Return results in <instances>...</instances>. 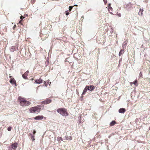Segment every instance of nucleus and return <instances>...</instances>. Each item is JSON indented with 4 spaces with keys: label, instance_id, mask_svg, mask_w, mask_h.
I'll return each mask as SVG.
<instances>
[{
    "label": "nucleus",
    "instance_id": "1",
    "mask_svg": "<svg viewBox=\"0 0 150 150\" xmlns=\"http://www.w3.org/2000/svg\"><path fill=\"white\" fill-rule=\"evenodd\" d=\"M18 100L20 105L23 107L28 106L31 103L30 101L26 100L25 98H23L21 96L18 97Z\"/></svg>",
    "mask_w": 150,
    "mask_h": 150
},
{
    "label": "nucleus",
    "instance_id": "2",
    "mask_svg": "<svg viewBox=\"0 0 150 150\" xmlns=\"http://www.w3.org/2000/svg\"><path fill=\"white\" fill-rule=\"evenodd\" d=\"M41 105H40L36 107H33L30 108L29 111L31 113H38L41 110Z\"/></svg>",
    "mask_w": 150,
    "mask_h": 150
},
{
    "label": "nucleus",
    "instance_id": "3",
    "mask_svg": "<svg viewBox=\"0 0 150 150\" xmlns=\"http://www.w3.org/2000/svg\"><path fill=\"white\" fill-rule=\"evenodd\" d=\"M57 112L63 116H67L69 115L67 109L65 108H59L57 109Z\"/></svg>",
    "mask_w": 150,
    "mask_h": 150
},
{
    "label": "nucleus",
    "instance_id": "4",
    "mask_svg": "<svg viewBox=\"0 0 150 150\" xmlns=\"http://www.w3.org/2000/svg\"><path fill=\"white\" fill-rule=\"evenodd\" d=\"M18 144L16 143H14L12 144L11 146L8 148V150H16L18 147Z\"/></svg>",
    "mask_w": 150,
    "mask_h": 150
},
{
    "label": "nucleus",
    "instance_id": "5",
    "mask_svg": "<svg viewBox=\"0 0 150 150\" xmlns=\"http://www.w3.org/2000/svg\"><path fill=\"white\" fill-rule=\"evenodd\" d=\"M52 102V100L49 98L45 100L42 101L41 103L43 104H47Z\"/></svg>",
    "mask_w": 150,
    "mask_h": 150
},
{
    "label": "nucleus",
    "instance_id": "6",
    "mask_svg": "<svg viewBox=\"0 0 150 150\" xmlns=\"http://www.w3.org/2000/svg\"><path fill=\"white\" fill-rule=\"evenodd\" d=\"M9 78H10V83L12 84H15L16 86V82L14 78L12 76H10Z\"/></svg>",
    "mask_w": 150,
    "mask_h": 150
},
{
    "label": "nucleus",
    "instance_id": "7",
    "mask_svg": "<svg viewBox=\"0 0 150 150\" xmlns=\"http://www.w3.org/2000/svg\"><path fill=\"white\" fill-rule=\"evenodd\" d=\"M29 73V71H27L25 72L22 75V77L24 79H27V76H28Z\"/></svg>",
    "mask_w": 150,
    "mask_h": 150
},
{
    "label": "nucleus",
    "instance_id": "8",
    "mask_svg": "<svg viewBox=\"0 0 150 150\" xmlns=\"http://www.w3.org/2000/svg\"><path fill=\"white\" fill-rule=\"evenodd\" d=\"M87 86V89L90 91H91L93 90L95 88V87L93 85H90L89 86Z\"/></svg>",
    "mask_w": 150,
    "mask_h": 150
},
{
    "label": "nucleus",
    "instance_id": "9",
    "mask_svg": "<svg viewBox=\"0 0 150 150\" xmlns=\"http://www.w3.org/2000/svg\"><path fill=\"white\" fill-rule=\"evenodd\" d=\"M40 36L42 37V39L45 40L49 36V35L48 34H46L45 35H43L42 34H40Z\"/></svg>",
    "mask_w": 150,
    "mask_h": 150
},
{
    "label": "nucleus",
    "instance_id": "10",
    "mask_svg": "<svg viewBox=\"0 0 150 150\" xmlns=\"http://www.w3.org/2000/svg\"><path fill=\"white\" fill-rule=\"evenodd\" d=\"M43 118V116H40L39 115L35 117L34 119L36 120H42Z\"/></svg>",
    "mask_w": 150,
    "mask_h": 150
},
{
    "label": "nucleus",
    "instance_id": "11",
    "mask_svg": "<svg viewBox=\"0 0 150 150\" xmlns=\"http://www.w3.org/2000/svg\"><path fill=\"white\" fill-rule=\"evenodd\" d=\"M42 81L43 80L41 78H40L39 79H37L35 80V83L38 84L42 83Z\"/></svg>",
    "mask_w": 150,
    "mask_h": 150
},
{
    "label": "nucleus",
    "instance_id": "12",
    "mask_svg": "<svg viewBox=\"0 0 150 150\" xmlns=\"http://www.w3.org/2000/svg\"><path fill=\"white\" fill-rule=\"evenodd\" d=\"M87 87V86H86L85 88L84 89L82 93V95H84L86 93L87 90H88Z\"/></svg>",
    "mask_w": 150,
    "mask_h": 150
},
{
    "label": "nucleus",
    "instance_id": "13",
    "mask_svg": "<svg viewBox=\"0 0 150 150\" xmlns=\"http://www.w3.org/2000/svg\"><path fill=\"white\" fill-rule=\"evenodd\" d=\"M130 84L131 86H132V84H134L136 86H137V80H135L134 82H130Z\"/></svg>",
    "mask_w": 150,
    "mask_h": 150
},
{
    "label": "nucleus",
    "instance_id": "14",
    "mask_svg": "<svg viewBox=\"0 0 150 150\" xmlns=\"http://www.w3.org/2000/svg\"><path fill=\"white\" fill-rule=\"evenodd\" d=\"M116 122L115 121H112L110 123V126H112L116 124Z\"/></svg>",
    "mask_w": 150,
    "mask_h": 150
},
{
    "label": "nucleus",
    "instance_id": "15",
    "mask_svg": "<svg viewBox=\"0 0 150 150\" xmlns=\"http://www.w3.org/2000/svg\"><path fill=\"white\" fill-rule=\"evenodd\" d=\"M143 9H140V11L139 12L138 14L139 15L142 16L143 15Z\"/></svg>",
    "mask_w": 150,
    "mask_h": 150
},
{
    "label": "nucleus",
    "instance_id": "16",
    "mask_svg": "<svg viewBox=\"0 0 150 150\" xmlns=\"http://www.w3.org/2000/svg\"><path fill=\"white\" fill-rule=\"evenodd\" d=\"M66 137H66V139L67 140H70L72 139V137H71V136H69V137L67 136Z\"/></svg>",
    "mask_w": 150,
    "mask_h": 150
},
{
    "label": "nucleus",
    "instance_id": "17",
    "mask_svg": "<svg viewBox=\"0 0 150 150\" xmlns=\"http://www.w3.org/2000/svg\"><path fill=\"white\" fill-rule=\"evenodd\" d=\"M34 135L32 136L31 137V139H32V141H34L35 140L34 138Z\"/></svg>",
    "mask_w": 150,
    "mask_h": 150
},
{
    "label": "nucleus",
    "instance_id": "18",
    "mask_svg": "<svg viewBox=\"0 0 150 150\" xmlns=\"http://www.w3.org/2000/svg\"><path fill=\"white\" fill-rule=\"evenodd\" d=\"M69 12H68V11H65V14L67 16L69 15Z\"/></svg>",
    "mask_w": 150,
    "mask_h": 150
},
{
    "label": "nucleus",
    "instance_id": "19",
    "mask_svg": "<svg viewBox=\"0 0 150 150\" xmlns=\"http://www.w3.org/2000/svg\"><path fill=\"white\" fill-rule=\"evenodd\" d=\"M11 129H12L11 127H8L7 129H8V131H10L11 130Z\"/></svg>",
    "mask_w": 150,
    "mask_h": 150
},
{
    "label": "nucleus",
    "instance_id": "20",
    "mask_svg": "<svg viewBox=\"0 0 150 150\" xmlns=\"http://www.w3.org/2000/svg\"><path fill=\"white\" fill-rule=\"evenodd\" d=\"M35 0H32L31 1V3L33 4L35 3Z\"/></svg>",
    "mask_w": 150,
    "mask_h": 150
},
{
    "label": "nucleus",
    "instance_id": "21",
    "mask_svg": "<svg viewBox=\"0 0 150 150\" xmlns=\"http://www.w3.org/2000/svg\"><path fill=\"white\" fill-rule=\"evenodd\" d=\"M103 0L105 4V5H106L107 2V0Z\"/></svg>",
    "mask_w": 150,
    "mask_h": 150
},
{
    "label": "nucleus",
    "instance_id": "22",
    "mask_svg": "<svg viewBox=\"0 0 150 150\" xmlns=\"http://www.w3.org/2000/svg\"><path fill=\"white\" fill-rule=\"evenodd\" d=\"M72 7L71 6H70L69 7V10L70 11H71V9H72Z\"/></svg>",
    "mask_w": 150,
    "mask_h": 150
},
{
    "label": "nucleus",
    "instance_id": "23",
    "mask_svg": "<svg viewBox=\"0 0 150 150\" xmlns=\"http://www.w3.org/2000/svg\"><path fill=\"white\" fill-rule=\"evenodd\" d=\"M47 82L45 81H44V84L45 85V86H47V83H46Z\"/></svg>",
    "mask_w": 150,
    "mask_h": 150
},
{
    "label": "nucleus",
    "instance_id": "24",
    "mask_svg": "<svg viewBox=\"0 0 150 150\" xmlns=\"http://www.w3.org/2000/svg\"><path fill=\"white\" fill-rule=\"evenodd\" d=\"M57 139H58V140H61L62 141V138L61 137H58V138H57Z\"/></svg>",
    "mask_w": 150,
    "mask_h": 150
},
{
    "label": "nucleus",
    "instance_id": "25",
    "mask_svg": "<svg viewBox=\"0 0 150 150\" xmlns=\"http://www.w3.org/2000/svg\"><path fill=\"white\" fill-rule=\"evenodd\" d=\"M120 113H122V108H120L119 110Z\"/></svg>",
    "mask_w": 150,
    "mask_h": 150
},
{
    "label": "nucleus",
    "instance_id": "26",
    "mask_svg": "<svg viewBox=\"0 0 150 150\" xmlns=\"http://www.w3.org/2000/svg\"><path fill=\"white\" fill-rule=\"evenodd\" d=\"M50 80H48L47 81V84H48V83H50H50H51L50 82Z\"/></svg>",
    "mask_w": 150,
    "mask_h": 150
},
{
    "label": "nucleus",
    "instance_id": "27",
    "mask_svg": "<svg viewBox=\"0 0 150 150\" xmlns=\"http://www.w3.org/2000/svg\"><path fill=\"white\" fill-rule=\"evenodd\" d=\"M122 50H121L119 52V56H120L122 54Z\"/></svg>",
    "mask_w": 150,
    "mask_h": 150
},
{
    "label": "nucleus",
    "instance_id": "28",
    "mask_svg": "<svg viewBox=\"0 0 150 150\" xmlns=\"http://www.w3.org/2000/svg\"><path fill=\"white\" fill-rule=\"evenodd\" d=\"M125 111V109L124 108H122V113H124Z\"/></svg>",
    "mask_w": 150,
    "mask_h": 150
},
{
    "label": "nucleus",
    "instance_id": "29",
    "mask_svg": "<svg viewBox=\"0 0 150 150\" xmlns=\"http://www.w3.org/2000/svg\"><path fill=\"white\" fill-rule=\"evenodd\" d=\"M110 5H111L110 4H108V7L109 8H111V7H110Z\"/></svg>",
    "mask_w": 150,
    "mask_h": 150
},
{
    "label": "nucleus",
    "instance_id": "30",
    "mask_svg": "<svg viewBox=\"0 0 150 150\" xmlns=\"http://www.w3.org/2000/svg\"><path fill=\"white\" fill-rule=\"evenodd\" d=\"M23 18H24V17H23L22 16H21L20 17V18L21 19H23Z\"/></svg>",
    "mask_w": 150,
    "mask_h": 150
},
{
    "label": "nucleus",
    "instance_id": "31",
    "mask_svg": "<svg viewBox=\"0 0 150 150\" xmlns=\"http://www.w3.org/2000/svg\"><path fill=\"white\" fill-rule=\"evenodd\" d=\"M36 132L35 130H34L33 132V134H34L36 133Z\"/></svg>",
    "mask_w": 150,
    "mask_h": 150
},
{
    "label": "nucleus",
    "instance_id": "32",
    "mask_svg": "<svg viewBox=\"0 0 150 150\" xmlns=\"http://www.w3.org/2000/svg\"><path fill=\"white\" fill-rule=\"evenodd\" d=\"M118 16H119V17H120L121 16V15L120 14H117Z\"/></svg>",
    "mask_w": 150,
    "mask_h": 150
},
{
    "label": "nucleus",
    "instance_id": "33",
    "mask_svg": "<svg viewBox=\"0 0 150 150\" xmlns=\"http://www.w3.org/2000/svg\"><path fill=\"white\" fill-rule=\"evenodd\" d=\"M65 62H68V61H67V60L66 59L65 60Z\"/></svg>",
    "mask_w": 150,
    "mask_h": 150
},
{
    "label": "nucleus",
    "instance_id": "34",
    "mask_svg": "<svg viewBox=\"0 0 150 150\" xmlns=\"http://www.w3.org/2000/svg\"><path fill=\"white\" fill-rule=\"evenodd\" d=\"M142 75V73H140V74H139V76H141V75Z\"/></svg>",
    "mask_w": 150,
    "mask_h": 150
},
{
    "label": "nucleus",
    "instance_id": "35",
    "mask_svg": "<svg viewBox=\"0 0 150 150\" xmlns=\"http://www.w3.org/2000/svg\"><path fill=\"white\" fill-rule=\"evenodd\" d=\"M127 43V42H126V41L125 42V44H124V45H125Z\"/></svg>",
    "mask_w": 150,
    "mask_h": 150
},
{
    "label": "nucleus",
    "instance_id": "36",
    "mask_svg": "<svg viewBox=\"0 0 150 150\" xmlns=\"http://www.w3.org/2000/svg\"><path fill=\"white\" fill-rule=\"evenodd\" d=\"M121 61V59H120V60L119 61V64H120V62Z\"/></svg>",
    "mask_w": 150,
    "mask_h": 150
},
{
    "label": "nucleus",
    "instance_id": "37",
    "mask_svg": "<svg viewBox=\"0 0 150 150\" xmlns=\"http://www.w3.org/2000/svg\"><path fill=\"white\" fill-rule=\"evenodd\" d=\"M22 21V20H21L19 22V23H21V22Z\"/></svg>",
    "mask_w": 150,
    "mask_h": 150
},
{
    "label": "nucleus",
    "instance_id": "38",
    "mask_svg": "<svg viewBox=\"0 0 150 150\" xmlns=\"http://www.w3.org/2000/svg\"><path fill=\"white\" fill-rule=\"evenodd\" d=\"M75 6H77V5H74Z\"/></svg>",
    "mask_w": 150,
    "mask_h": 150
}]
</instances>
